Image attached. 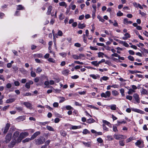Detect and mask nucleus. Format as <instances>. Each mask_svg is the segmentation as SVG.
I'll use <instances>...</instances> for the list:
<instances>
[{"label": "nucleus", "instance_id": "473e14b6", "mask_svg": "<svg viewBox=\"0 0 148 148\" xmlns=\"http://www.w3.org/2000/svg\"><path fill=\"white\" fill-rule=\"evenodd\" d=\"M65 108L66 109L68 110H74L73 108L69 105L66 106Z\"/></svg>", "mask_w": 148, "mask_h": 148}, {"label": "nucleus", "instance_id": "e2e57ef3", "mask_svg": "<svg viewBox=\"0 0 148 148\" xmlns=\"http://www.w3.org/2000/svg\"><path fill=\"white\" fill-rule=\"evenodd\" d=\"M119 143V144L121 146H123L125 145L124 142L123 141H120Z\"/></svg>", "mask_w": 148, "mask_h": 148}, {"label": "nucleus", "instance_id": "f257e3e1", "mask_svg": "<svg viewBox=\"0 0 148 148\" xmlns=\"http://www.w3.org/2000/svg\"><path fill=\"white\" fill-rule=\"evenodd\" d=\"M28 135L29 133L27 132L21 133L20 134L19 137L17 138V143H20L23 138L28 136Z\"/></svg>", "mask_w": 148, "mask_h": 148}, {"label": "nucleus", "instance_id": "393cba45", "mask_svg": "<svg viewBox=\"0 0 148 148\" xmlns=\"http://www.w3.org/2000/svg\"><path fill=\"white\" fill-rule=\"evenodd\" d=\"M112 94L113 96H116L118 95L119 93L116 90H114L112 91Z\"/></svg>", "mask_w": 148, "mask_h": 148}, {"label": "nucleus", "instance_id": "a19ab883", "mask_svg": "<svg viewBox=\"0 0 148 148\" xmlns=\"http://www.w3.org/2000/svg\"><path fill=\"white\" fill-rule=\"evenodd\" d=\"M107 138L108 140L109 141L112 140H113V138L111 136H107Z\"/></svg>", "mask_w": 148, "mask_h": 148}, {"label": "nucleus", "instance_id": "39448f33", "mask_svg": "<svg viewBox=\"0 0 148 148\" xmlns=\"http://www.w3.org/2000/svg\"><path fill=\"white\" fill-rule=\"evenodd\" d=\"M114 137L116 140H120L123 138L125 139L127 138V136H126L122 135L114 134Z\"/></svg>", "mask_w": 148, "mask_h": 148}, {"label": "nucleus", "instance_id": "c9c22d12", "mask_svg": "<svg viewBox=\"0 0 148 148\" xmlns=\"http://www.w3.org/2000/svg\"><path fill=\"white\" fill-rule=\"evenodd\" d=\"M84 134H86L90 133V132L87 129H85L82 132Z\"/></svg>", "mask_w": 148, "mask_h": 148}, {"label": "nucleus", "instance_id": "5fc2aeb1", "mask_svg": "<svg viewBox=\"0 0 148 148\" xmlns=\"http://www.w3.org/2000/svg\"><path fill=\"white\" fill-rule=\"evenodd\" d=\"M139 13L143 16H145L146 15V14L145 13L142 12L140 10H139Z\"/></svg>", "mask_w": 148, "mask_h": 148}, {"label": "nucleus", "instance_id": "8fccbe9b", "mask_svg": "<svg viewBox=\"0 0 148 148\" xmlns=\"http://www.w3.org/2000/svg\"><path fill=\"white\" fill-rule=\"evenodd\" d=\"M74 62L75 63L81 65H83L84 64V63L83 62H80L79 61H75Z\"/></svg>", "mask_w": 148, "mask_h": 148}, {"label": "nucleus", "instance_id": "de8ad7c7", "mask_svg": "<svg viewBox=\"0 0 148 148\" xmlns=\"http://www.w3.org/2000/svg\"><path fill=\"white\" fill-rule=\"evenodd\" d=\"M97 141L100 143H102L103 142V140L101 138H99L97 139Z\"/></svg>", "mask_w": 148, "mask_h": 148}, {"label": "nucleus", "instance_id": "aec40b11", "mask_svg": "<svg viewBox=\"0 0 148 148\" xmlns=\"http://www.w3.org/2000/svg\"><path fill=\"white\" fill-rule=\"evenodd\" d=\"M52 6H50L48 8V10L47 12V15L50 14L51 12V11L52 10Z\"/></svg>", "mask_w": 148, "mask_h": 148}, {"label": "nucleus", "instance_id": "0eeeda50", "mask_svg": "<svg viewBox=\"0 0 148 148\" xmlns=\"http://www.w3.org/2000/svg\"><path fill=\"white\" fill-rule=\"evenodd\" d=\"M16 143H17V139L16 140L12 139V141L8 144V146L9 147L12 148Z\"/></svg>", "mask_w": 148, "mask_h": 148}, {"label": "nucleus", "instance_id": "338daca9", "mask_svg": "<svg viewBox=\"0 0 148 148\" xmlns=\"http://www.w3.org/2000/svg\"><path fill=\"white\" fill-rule=\"evenodd\" d=\"M71 77L72 79H76L79 77V76L77 75H75L74 76H72Z\"/></svg>", "mask_w": 148, "mask_h": 148}, {"label": "nucleus", "instance_id": "412c9836", "mask_svg": "<svg viewBox=\"0 0 148 148\" xmlns=\"http://www.w3.org/2000/svg\"><path fill=\"white\" fill-rule=\"evenodd\" d=\"M86 122L87 123H91L94 122L95 120L93 119L90 118L87 119Z\"/></svg>", "mask_w": 148, "mask_h": 148}, {"label": "nucleus", "instance_id": "774afa93", "mask_svg": "<svg viewBox=\"0 0 148 148\" xmlns=\"http://www.w3.org/2000/svg\"><path fill=\"white\" fill-rule=\"evenodd\" d=\"M142 49L145 53H148V49H146L144 48H142Z\"/></svg>", "mask_w": 148, "mask_h": 148}, {"label": "nucleus", "instance_id": "7ed1b4c3", "mask_svg": "<svg viewBox=\"0 0 148 148\" xmlns=\"http://www.w3.org/2000/svg\"><path fill=\"white\" fill-rule=\"evenodd\" d=\"M135 145L136 146L140 148L143 147H144L143 141L141 140H138L137 142L135 143Z\"/></svg>", "mask_w": 148, "mask_h": 148}, {"label": "nucleus", "instance_id": "b1692460", "mask_svg": "<svg viewBox=\"0 0 148 148\" xmlns=\"http://www.w3.org/2000/svg\"><path fill=\"white\" fill-rule=\"evenodd\" d=\"M91 63L93 65L95 66H97V67L98 66H99L98 63L97 62V61H92L91 62Z\"/></svg>", "mask_w": 148, "mask_h": 148}, {"label": "nucleus", "instance_id": "2eb2a0df", "mask_svg": "<svg viewBox=\"0 0 148 148\" xmlns=\"http://www.w3.org/2000/svg\"><path fill=\"white\" fill-rule=\"evenodd\" d=\"M124 35L125 36L122 37V39L124 40H126L128 38H130L131 37L130 34L128 33H125Z\"/></svg>", "mask_w": 148, "mask_h": 148}, {"label": "nucleus", "instance_id": "bf43d9fd", "mask_svg": "<svg viewBox=\"0 0 148 148\" xmlns=\"http://www.w3.org/2000/svg\"><path fill=\"white\" fill-rule=\"evenodd\" d=\"M83 144L86 146L87 147H90V145L88 143H86L84 142H83Z\"/></svg>", "mask_w": 148, "mask_h": 148}, {"label": "nucleus", "instance_id": "6ab92c4d", "mask_svg": "<svg viewBox=\"0 0 148 148\" xmlns=\"http://www.w3.org/2000/svg\"><path fill=\"white\" fill-rule=\"evenodd\" d=\"M81 126H73L71 125V127L70 128V129L72 130H76L78 129H79L81 128Z\"/></svg>", "mask_w": 148, "mask_h": 148}, {"label": "nucleus", "instance_id": "c85d7f7f", "mask_svg": "<svg viewBox=\"0 0 148 148\" xmlns=\"http://www.w3.org/2000/svg\"><path fill=\"white\" fill-rule=\"evenodd\" d=\"M110 109L112 110H115L116 109V105L113 104L110 106Z\"/></svg>", "mask_w": 148, "mask_h": 148}, {"label": "nucleus", "instance_id": "6e6552de", "mask_svg": "<svg viewBox=\"0 0 148 148\" xmlns=\"http://www.w3.org/2000/svg\"><path fill=\"white\" fill-rule=\"evenodd\" d=\"M23 104L28 108L31 110L32 109V105L30 102H26L23 103Z\"/></svg>", "mask_w": 148, "mask_h": 148}, {"label": "nucleus", "instance_id": "a18cd8bd", "mask_svg": "<svg viewBox=\"0 0 148 148\" xmlns=\"http://www.w3.org/2000/svg\"><path fill=\"white\" fill-rule=\"evenodd\" d=\"M16 109L19 112L23 110V108L22 107H16Z\"/></svg>", "mask_w": 148, "mask_h": 148}, {"label": "nucleus", "instance_id": "4be33fe9", "mask_svg": "<svg viewBox=\"0 0 148 148\" xmlns=\"http://www.w3.org/2000/svg\"><path fill=\"white\" fill-rule=\"evenodd\" d=\"M109 79V77L107 76H103L102 77H101L100 79V81L101 82H102V80L103 81H107Z\"/></svg>", "mask_w": 148, "mask_h": 148}, {"label": "nucleus", "instance_id": "4c0bfd02", "mask_svg": "<svg viewBox=\"0 0 148 148\" xmlns=\"http://www.w3.org/2000/svg\"><path fill=\"white\" fill-rule=\"evenodd\" d=\"M31 75L32 77H35L36 76V74L35 72L32 71L31 72Z\"/></svg>", "mask_w": 148, "mask_h": 148}, {"label": "nucleus", "instance_id": "cd10ccee", "mask_svg": "<svg viewBox=\"0 0 148 148\" xmlns=\"http://www.w3.org/2000/svg\"><path fill=\"white\" fill-rule=\"evenodd\" d=\"M135 92V91L132 88H130L129 90L127 93L129 95H131L133 92Z\"/></svg>", "mask_w": 148, "mask_h": 148}, {"label": "nucleus", "instance_id": "20e7f679", "mask_svg": "<svg viewBox=\"0 0 148 148\" xmlns=\"http://www.w3.org/2000/svg\"><path fill=\"white\" fill-rule=\"evenodd\" d=\"M111 95V92L110 91H107L105 93L102 92L101 94V96L102 97L105 98L109 97Z\"/></svg>", "mask_w": 148, "mask_h": 148}, {"label": "nucleus", "instance_id": "2f4dec72", "mask_svg": "<svg viewBox=\"0 0 148 148\" xmlns=\"http://www.w3.org/2000/svg\"><path fill=\"white\" fill-rule=\"evenodd\" d=\"M103 122L104 124H106L109 126H110L111 125V124L109 122L106 120H103Z\"/></svg>", "mask_w": 148, "mask_h": 148}, {"label": "nucleus", "instance_id": "052dcab7", "mask_svg": "<svg viewBox=\"0 0 148 148\" xmlns=\"http://www.w3.org/2000/svg\"><path fill=\"white\" fill-rule=\"evenodd\" d=\"M48 61L51 62H54L55 60L52 58H49L48 59Z\"/></svg>", "mask_w": 148, "mask_h": 148}, {"label": "nucleus", "instance_id": "f03ea898", "mask_svg": "<svg viewBox=\"0 0 148 148\" xmlns=\"http://www.w3.org/2000/svg\"><path fill=\"white\" fill-rule=\"evenodd\" d=\"M45 139L43 137H40L39 138L35 139V141L36 145H40L44 143L45 141Z\"/></svg>", "mask_w": 148, "mask_h": 148}, {"label": "nucleus", "instance_id": "1a4fd4ad", "mask_svg": "<svg viewBox=\"0 0 148 148\" xmlns=\"http://www.w3.org/2000/svg\"><path fill=\"white\" fill-rule=\"evenodd\" d=\"M19 132L18 131H16L14 133L12 136V139L16 140L19 136Z\"/></svg>", "mask_w": 148, "mask_h": 148}, {"label": "nucleus", "instance_id": "4d7b16f0", "mask_svg": "<svg viewBox=\"0 0 148 148\" xmlns=\"http://www.w3.org/2000/svg\"><path fill=\"white\" fill-rule=\"evenodd\" d=\"M119 55L117 53H114L111 55V56H114L115 57H119Z\"/></svg>", "mask_w": 148, "mask_h": 148}, {"label": "nucleus", "instance_id": "ea45409f", "mask_svg": "<svg viewBox=\"0 0 148 148\" xmlns=\"http://www.w3.org/2000/svg\"><path fill=\"white\" fill-rule=\"evenodd\" d=\"M103 129L104 130H105L106 131H108L109 130L108 128L106 126L105 124H103Z\"/></svg>", "mask_w": 148, "mask_h": 148}, {"label": "nucleus", "instance_id": "f8f14e48", "mask_svg": "<svg viewBox=\"0 0 148 148\" xmlns=\"http://www.w3.org/2000/svg\"><path fill=\"white\" fill-rule=\"evenodd\" d=\"M33 84V82L32 81L30 80H29L28 82L26 83L25 87L27 88H29L30 87V85L32 84Z\"/></svg>", "mask_w": 148, "mask_h": 148}, {"label": "nucleus", "instance_id": "13d9d810", "mask_svg": "<svg viewBox=\"0 0 148 148\" xmlns=\"http://www.w3.org/2000/svg\"><path fill=\"white\" fill-rule=\"evenodd\" d=\"M90 76L94 79H96L97 78V76L95 74H91Z\"/></svg>", "mask_w": 148, "mask_h": 148}, {"label": "nucleus", "instance_id": "0e129e2a", "mask_svg": "<svg viewBox=\"0 0 148 148\" xmlns=\"http://www.w3.org/2000/svg\"><path fill=\"white\" fill-rule=\"evenodd\" d=\"M128 51L130 54L133 55L135 54L134 52L132 50H129Z\"/></svg>", "mask_w": 148, "mask_h": 148}, {"label": "nucleus", "instance_id": "603ef678", "mask_svg": "<svg viewBox=\"0 0 148 148\" xmlns=\"http://www.w3.org/2000/svg\"><path fill=\"white\" fill-rule=\"evenodd\" d=\"M111 87L114 88H118L119 86L118 85L114 84L111 86Z\"/></svg>", "mask_w": 148, "mask_h": 148}, {"label": "nucleus", "instance_id": "37998d69", "mask_svg": "<svg viewBox=\"0 0 148 148\" xmlns=\"http://www.w3.org/2000/svg\"><path fill=\"white\" fill-rule=\"evenodd\" d=\"M123 14L120 11H119L117 13V15L118 16H123Z\"/></svg>", "mask_w": 148, "mask_h": 148}, {"label": "nucleus", "instance_id": "9b49d317", "mask_svg": "<svg viewBox=\"0 0 148 148\" xmlns=\"http://www.w3.org/2000/svg\"><path fill=\"white\" fill-rule=\"evenodd\" d=\"M134 112H137L139 113H140L141 114H144L145 113L143 111H142L140 109H137V108H132L131 109Z\"/></svg>", "mask_w": 148, "mask_h": 148}, {"label": "nucleus", "instance_id": "4468645a", "mask_svg": "<svg viewBox=\"0 0 148 148\" xmlns=\"http://www.w3.org/2000/svg\"><path fill=\"white\" fill-rule=\"evenodd\" d=\"M40 133L39 131L36 132L34 133L31 137V139L33 140L38 135L40 134Z\"/></svg>", "mask_w": 148, "mask_h": 148}, {"label": "nucleus", "instance_id": "72a5a7b5", "mask_svg": "<svg viewBox=\"0 0 148 148\" xmlns=\"http://www.w3.org/2000/svg\"><path fill=\"white\" fill-rule=\"evenodd\" d=\"M141 93L142 94H147V92L146 89L143 88L142 89V90L141 91Z\"/></svg>", "mask_w": 148, "mask_h": 148}, {"label": "nucleus", "instance_id": "49530a36", "mask_svg": "<svg viewBox=\"0 0 148 148\" xmlns=\"http://www.w3.org/2000/svg\"><path fill=\"white\" fill-rule=\"evenodd\" d=\"M104 54L103 53L99 52L98 53V57H101L102 58H103V56L104 55Z\"/></svg>", "mask_w": 148, "mask_h": 148}, {"label": "nucleus", "instance_id": "5701e85b", "mask_svg": "<svg viewBox=\"0 0 148 148\" xmlns=\"http://www.w3.org/2000/svg\"><path fill=\"white\" fill-rule=\"evenodd\" d=\"M32 139H31V137L30 138H27L24 139V140H23L22 142L23 143H25L26 142H29V141L32 140Z\"/></svg>", "mask_w": 148, "mask_h": 148}, {"label": "nucleus", "instance_id": "3c124183", "mask_svg": "<svg viewBox=\"0 0 148 148\" xmlns=\"http://www.w3.org/2000/svg\"><path fill=\"white\" fill-rule=\"evenodd\" d=\"M12 87V85L10 83H8L6 85V87L8 88H9Z\"/></svg>", "mask_w": 148, "mask_h": 148}, {"label": "nucleus", "instance_id": "a878e982", "mask_svg": "<svg viewBox=\"0 0 148 148\" xmlns=\"http://www.w3.org/2000/svg\"><path fill=\"white\" fill-rule=\"evenodd\" d=\"M46 128L49 131H54L53 128L50 126L47 125V126Z\"/></svg>", "mask_w": 148, "mask_h": 148}, {"label": "nucleus", "instance_id": "c03bdc74", "mask_svg": "<svg viewBox=\"0 0 148 148\" xmlns=\"http://www.w3.org/2000/svg\"><path fill=\"white\" fill-rule=\"evenodd\" d=\"M4 98V96L2 95L0 97V105H1L3 104V101L2 99Z\"/></svg>", "mask_w": 148, "mask_h": 148}, {"label": "nucleus", "instance_id": "a211bd4d", "mask_svg": "<svg viewBox=\"0 0 148 148\" xmlns=\"http://www.w3.org/2000/svg\"><path fill=\"white\" fill-rule=\"evenodd\" d=\"M86 25L84 23L81 24V23H79L78 25V27L79 29H83L86 27Z\"/></svg>", "mask_w": 148, "mask_h": 148}, {"label": "nucleus", "instance_id": "c756f323", "mask_svg": "<svg viewBox=\"0 0 148 148\" xmlns=\"http://www.w3.org/2000/svg\"><path fill=\"white\" fill-rule=\"evenodd\" d=\"M17 10H23L24 9L23 7L21 5H18L17 6Z\"/></svg>", "mask_w": 148, "mask_h": 148}, {"label": "nucleus", "instance_id": "09e8293b", "mask_svg": "<svg viewBox=\"0 0 148 148\" xmlns=\"http://www.w3.org/2000/svg\"><path fill=\"white\" fill-rule=\"evenodd\" d=\"M128 21L127 18H125L123 20V23L125 24H127Z\"/></svg>", "mask_w": 148, "mask_h": 148}, {"label": "nucleus", "instance_id": "69168bd1", "mask_svg": "<svg viewBox=\"0 0 148 148\" xmlns=\"http://www.w3.org/2000/svg\"><path fill=\"white\" fill-rule=\"evenodd\" d=\"M90 49L92 50H95L96 51L98 50V49L97 48H96V47H92V46H90Z\"/></svg>", "mask_w": 148, "mask_h": 148}, {"label": "nucleus", "instance_id": "f704fd0d", "mask_svg": "<svg viewBox=\"0 0 148 148\" xmlns=\"http://www.w3.org/2000/svg\"><path fill=\"white\" fill-rule=\"evenodd\" d=\"M73 57L75 60H78L80 59V58L79 56H78L76 55H73Z\"/></svg>", "mask_w": 148, "mask_h": 148}, {"label": "nucleus", "instance_id": "58836bf2", "mask_svg": "<svg viewBox=\"0 0 148 148\" xmlns=\"http://www.w3.org/2000/svg\"><path fill=\"white\" fill-rule=\"evenodd\" d=\"M42 71V69L40 67H38L36 69V73H39Z\"/></svg>", "mask_w": 148, "mask_h": 148}, {"label": "nucleus", "instance_id": "79ce46f5", "mask_svg": "<svg viewBox=\"0 0 148 148\" xmlns=\"http://www.w3.org/2000/svg\"><path fill=\"white\" fill-rule=\"evenodd\" d=\"M128 59L131 61H133L134 60V58L133 56H128Z\"/></svg>", "mask_w": 148, "mask_h": 148}, {"label": "nucleus", "instance_id": "e433bc0d", "mask_svg": "<svg viewBox=\"0 0 148 148\" xmlns=\"http://www.w3.org/2000/svg\"><path fill=\"white\" fill-rule=\"evenodd\" d=\"M120 92L121 93V95L122 96L125 95L124 90L123 88H121L120 90Z\"/></svg>", "mask_w": 148, "mask_h": 148}, {"label": "nucleus", "instance_id": "423d86ee", "mask_svg": "<svg viewBox=\"0 0 148 148\" xmlns=\"http://www.w3.org/2000/svg\"><path fill=\"white\" fill-rule=\"evenodd\" d=\"M12 134L11 133L8 134L5 136V142L6 143H9L11 139Z\"/></svg>", "mask_w": 148, "mask_h": 148}, {"label": "nucleus", "instance_id": "dca6fc26", "mask_svg": "<svg viewBox=\"0 0 148 148\" xmlns=\"http://www.w3.org/2000/svg\"><path fill=\"white\" fill-rule=\"evenodd\" d=\"M25 117L24 116H19L16 119V121L18 122L21 121H23L25 119Z\"/></svg>", "mask_w": 148, "mask_h": 148}, {"label": "nucleus", "instance_id": "7c9ffc66", "mask_svg": "<svg viewBox=\"0 0 148 148\" xmlns=\"http://www.w3.org/2000/svg\"><path fill=\"white\" fill-rule=\"evenodd\" d=\"M97 18L99 19V21H101L102 22H104L105 21V20L101 17L99 15H98L97 16Z\"/></svg>", "mask_w": 148, "mask_h": 148}, {"label": "nucleus", "instance_id": "9d476101", "mask_svg": "<svg viewBox=\"0 0 148 148\" xmlns=\"http://www.w3.org/2000/svg\"><path fill=\"white\" fill-rule=\"evenodd\" d=\"M10 127V124L9 123H7L5 125L3 131V133L6 134L8 131Z\"/></svg>", "mask_w": 148, "mask_h": 148}, {"label": "nucleus", "instance_id": "864d4df0", "mask_svg": "<svg viewBox=\"0 0 148 148\" xmlns=\"http://www.w3.org/2000/svg\"><path fill=\"white\" fill-rule=\"evenodd\" d=\"M113 131L114 132H117L118 131L117 127L114 126H113Z\"/></svg>", "mask_w": 148, "mask_h": 148}, {"label": "nucleus", "instance_id": "bb28decb", "mask_svg": "<svg viewBox=\"0 0 148 148\" xmlns=\"http://www.w3.org/2000/svg\"><path fill=\"white\" fill-rule=\"evenodd\" d=\"M20 71L23 74H27V71L23 68H21L20 69Z\"/></svg>", "mask_w": 148, "mask_h": 148}, {"label": "nucleus", "instance_id": "f3484780", "mask_svg": "<svg viewBox=\"0 0 148 148\" xmlns=\"http://www.w3.org/2000/svg\"><path fill=\"white\" fill-rule=\"evenodd\" d=\"M15 99L14 98H10L7 99L6 101V103H10L14 101Z\"/></svg>", "mask_w": 148, "mask_h": 148}, {"label": "nucleus", "instance_id": "6e6d98bb", "mask_svg": "<svg viewBox=\"0 0 148 148\" xmlns=\"http://www.w3.org/2000/svg\"><path fill=\"white\" fill-rule=\"evenodd\" d=\"M126 98L127 99L131 101L132 99V97L130 95H127L126 97Z\"/></svg>", "mask_w": 148, "mask_h": 148}, {"label": "nucleus", "instance_id": "ddd939ff", "mask_svg": "<svg viewBox=\"0 0 148 148\" xmlns=\"http://www.w3.org/2000/svg\"><path fill=\"white\" fill-rule=\"evenodd\" d=\"M133 97L134 98L135 100L138 103H139L140 102V98L139 95L137 94H134L133 96Z\"/></svg>", "mask_w": 148, "mask_h": 148}, {"label": "nucleus", "instance_id": "680f3d73", "mask_svg": "<svg viewBox=\"0 0 148 148\" xmlns=\"http://www.w3.org/2000/svg\"><path fill=\"white\" fill-rule=\"evenodd\" d=\"M62 32L60 30H59L58 32V35L60 36H61L62 35Z\"/></svg>", "mask_w": 148, "mask_h": 148}]
</instances>
